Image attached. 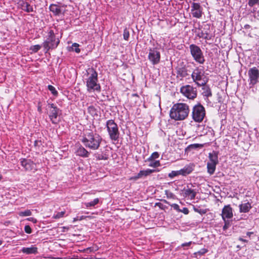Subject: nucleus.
Masks as SVG:
<instances>
[{
    "instance_id": "1",
    "label": "nucleus",
    "mask_w": 259,
    "mask_h": 259,
    "mask_svg": "<svg viewBox=\"0 0 259 259\" xmlns=\"http://www.w3.org/2000/svg\"><path fill=\"white\" fill-rule=\"evenodd\" d=\"M102 141V137L91 131L86 132L81 140L85 147L93 150L99 149Z\"/></svg>"
},
{
    "instance_id": "2",
    "label": "nucleus",
    "mask_w": 259,
    "mask_h": 259,
    "mask_svg": "<svg viewBox=\"0 0 259 259\" xmlns=\"http://www.w3.org/2000/svg\"><path fill=\"white\" fill-rule=\"evenodd\" d=\"M190 110L189 106L185 103H177L173 105L169 112L171 119L182 120L187 117Z\"/></svg>"
},
{
    "instance_id": "3",
    "label": "nucleus",
    "mask_w": 259,
    "mask_h": 259,
    "mask_svg": "<svg viewBox=\"0 0 259 259\" xmlns=\"http://www.w3.org/2000/svg\"><path fill=\"white\" fill-rule=\"evenodd\" d=\"M88 78L86 79V86L88 92L101 91V86L98 83V73L93 68H89L87 71Z\"/></svg>"
},
{
    "instance_id": "4",
    "label": "nucleus",
    "mask_w": 259,
    "mask_h": 259,
    "mask_svg": "<svg viewBox=\"0 0 259 259\" xmlns=\"http://www.w3.org/2000/svg\"><path fill=\"white\" fill-rule=\"evenodd\" d=\"M60 43V40L57 38L54 31L50 30L48 32L46 39L42 43V46L44 47L46 53L50 50L55 49Z\"/></svg>"
},
{
    "instance_id": "5",
    "label": "nucleus",
    "mask_w": 259,
    "mask_h": 259,
    "mask_svg": "<svg viewBox=\"0 0 259 259\" xmlns=\"http://www.w3.org/2000/svg\"><path fill=\"white\" fill-rule=\"evenodd\" d=\"M106 126L110 139L114 141H118L120 133L118 125L112 119L107 120L106 121Z\"/></svg>"
},
{
    "instance_id": "6",
    "label": "nucleus",
    "mask_w": 259,
    "mask_h": 259,
    "mask_svg": "<svg viewBox=\"0 0 259 259\" xmlns=\"http://www.w3.org/2000/svg\"><path fill=\"white\" fill-rule=\"evenodd\" d=\"M205 116V108L200 103H198L193 106L192 117L195 122L199 123L202 122Z\"/></svg>"
},
{
    "instance_id": "7",
    "label": "nucleus",
    "mask_w": 259,
    "mask_h": 259,
    "mask_svg": "<svg viewBox=\"0 0 259 259\" xmlns=\"http://www.w3.org/2000/svg\"><path fill=\"white\" fill-rule=\"evenodd\" d=\"M189 49L191 55L194 60L199 64H203L205 59L200 47L196 45L191 44L189 46Z\"/></svg>"
},
{
    "instance_id": "8",
    "label": "nucleus",
    "mask_w": 259,
    "mask_h": 259,
    "mask_svg": "<svg viewBox=\"0 0 259 259\" xmlns=\"http://www.w3.org/2000/svg\"><path fill=\"white\" fill-rule=\"evenodd\" d=\"M191 77L194 82L198 86L204 85L206 84L207 80L204 79V72L203 69L196 67L191 74Z\"/></svg>"
},
{
    "instance_id": "9",
    "label": "nucleus",
    "mask_w": 259,
    "mask_h": 259,
    "mask_svg": "<svg viewBox=\"0 0 259 259\" xmlns=\"http://www.w3.org/2000/svg\"><path fill=\"white\" fill-rule=\"evenodd\" d=\"M148 59L153 65L158 64L160 61L161 55L157 48H149Z\"/></svg>"
},
{
    "instance_id": "10",
    "label": "nucleus",
    "mask_w": 259,
    "mask_h": 259,
    "mask_svg": "<svg viewBox=\"0 0 259 259\" xmlns=\"http://www.w3.org/2000/svg\"><path fill=\"white\" fill-rule=\"evenodd\" d=\"M181 93L189 99H194L197 96V90L190 85H186L181 88Z\"/></svg>"
},
{
    "instance_id": "11",
    "label": "nucleus",
    "mask_w": 259,
    "mask_h": 259,
    "mask_svg": "<svg viewBox=\"0 0 259 259\" xmlns=\"http://www.w3.org/2000/svg\"><path fill=\"white\" fill-rule=\"evenodd\" d=\"M249 85L253 87L259 81V70L255 67L250 68L248 71Z\"/></svg>"
},
{
    "instance_id": "12",
    "label": "nucleus",
    "mask_w": 259,
    "mask_h": 259,
    "mask_svg": "<svg viewBox=\"0 0 259 259\" xmlns=\"http://www.w3.org/2000/svg\"><path fill=\"white\" fill-rule=\"evenodd\" d=\"M48 109H50L49 117L53 123H57V117L61 112L60 110L53 103L48 104Z\"/></svg>"
},
{
    "instance_id": "13",
    "label": "nucleus",
    "mask_w": 259,
    "mask_h": 259,
    "mask_svg": "<svg viewBox=\"0 0 259 259\" xmlns=\"http://www.w3.org/2000/svg\"><path fill=\"white\" fill-rule=\"evenodd\" d=\"M191 8V13L193 17L200 18L202 17V8L199 3H193Z\"/></svg>"
},
{
    "instance_id": "14",
    "label": "nucleus",
    "mask_w": 259,
    "mask_h": 259,
    "mask_svg": "<svg viewBox=\"0 0 259 259\" xmlns=\"http://www.w3.org/2000/svg\"><path fill=\"white\" fill-rule=\"evenodd\" d=\"M222 217L223 220L231 219L233 217L232 208L230 205H225L222 211Z\"/></svg>"
},
{
    "instance_id": "15",
    "label": "nucleus",
    "mask_w": 259,
    "mask_h": 259,
    "mask_svg": "<svg viewBox=\"0 0 259 259\" xmlns=\"http://www.w3.org/2000/svg\"><path fill=\"white\" fill-rule=\"evenodd\" d=\"M194 168V165L193 164L187 165L184 166L183 168L178 170L179 172H180V175H182L183 176H186L190 173H191Z\"/></svg>"
},
{
    "instance_id": "16",
    "label": "nucleus",
    "mask_w": 259,
    "mask_h": 259,
    "mask_svg": "<svg viewBox=\"0 0 259 259\" xmlns=\"http://www.w3.org/2000/svg\"><path fill=\"white\" fill-rule=\"evenodd\" d=\"M20 163L21 166L26 170H31L33 167V162L30 159H21Z\"/></svg>"
},
{
    "instance_id": "17",
    "label": "nucleus",
    "mask_w": 259,
    "mask_h": 259,
    "mask_svg": "<svg viewBox=\"0 0 259 259\" xmlns=\"http://www.w3.org/2000/svg\"><path fill=\"white\" fill-rule=\"evenodd\" d=\"M176 72L178 77L184 78L189 75L188 69L186 66L178 67L176 68Z\"/></svg>"
},
{
    "instance_id": "18",
    "label": "nucleus",
    "mask_w": 259,
    "mask_h": 259,
    "mask_svg": "<svg viewBox=\"0 0 259 259\" xmlns=\"http://www.w3.org/2000/svg\"><path fill=\"white\" fill-rule=\"evenodd\" d=\"M49 9L55 16H59L62 13L61 7L56 4L50 5Z\"/></svg>"
},
{
    "instance_id": "19",
    "label": "nucleus",
    "mask_w": 259,
    "mask_h": 259,
    "mask_svg": "<svg viewBox=\"0 0 259 259\" xmlns=\"http://www.w3.org/2000/svg\"><path fill=\"white\" fill-rule=\"evenodd\" d=\"M156 171L155 169H147L146 170H140L139 172L134 177L135 180H137L143 176L146 177Z\"/></svg>"
},
{
    "instance_id": "20",
    "label": "nucleus",
    "mask_w": 259,
    "mask_h": 259,
    "mask_svg": "<svg viewBox=\"0 0 259 259\" xmlns=\"http://www.w3.org/2000/svg\"><path fill=\"white\" fill-rule=\"evenodd\" d=\"M76 154L82 157H88L90 153L82 146H80L76 150Z\"/></svg>"
},
{
    "instance_id": "21",
    "label": "nucleus",
    "mask_w": 259,
    "mask_h": 259,
    "mask_svg": "<svg viewBox=\"0 0 259 259\" xmlns=\"http://www.w3.org/2000/svg\"><path fill=\"white\" fill-rule=\"evenodd\" d=\"M21 251L27 254H36L37 253V248L33 246L31 247H23L21 249Z\"/></svg>"
},
{
    "instance_id": "22",
    "label": "nucleus",
    "mask_w": 259,
    "mask_h": 259,
    "mask_svg": "<svg viewBox=\"0 0 259 259\" xmlns=\"http://www.w3.org/2000/svg\"><path fill=\"white\" fill-rule=\"evenodd\" d=\"M183 191L186 196L190 197L191 199H194L196 195V192L193 190L189 188L187 186V188H184Z\"/></svg>"
},
{
    "instance_id": "23",
    "label": "nucleus",
    "mask_w": 259,
    "mask_h": 259,
    "mask_svg": "<svg viewBox=\"0 0 259 259\" xmlns=\"http://www.w3.org/2000/svg\"><path fill=\"white\" fill-rule=\"evenodd\" d=\"M209 162L218 164L219 163L218 155L216 152L213 151L212 153H209L208 155Z\"/></svg>"
},
{
    "instance_id": "24",
    "label": "nucleus",
    "mask_w": 259,
    "mask_h": 259,
    "mask_svg": "<svg viewBox=\"0 0 259 259\" xmlns=\"http://www.w3.org/2000/svg\"><path fill=\"white\" fill-rule=\"evenodd\" d=\"M239 210L240 212H247L251 208V204L249 202L242 203L239 205Z\"/></svg>"
},
{
    "instance_id": "25",
    "label": "nucleus",
    "mask_w": 259,
    "mask_h": 259,
    "mask_svg": "<svg viewBox=\"0 0 259 259\" xmlns=\"http://www.w3.org/2000/svg\"><path fill=\"white\" fill-rule=\"evenodd\" d=\"M202 86L203 88H202V90L203 92L202 94L203 96L206 97H211L212 96V93L210 88L205 84Z\"/></svg>"
},
{
    "instance_id": "26",
    "label": "nucleus",
    "mask_w": 259,
    "mask_h": 259,
    "mask_svg": "<svg viewBox=\"0 0 259 259\" xmlns=\"http://www.w3.org/2000/svg\"><path fill=\"white\" fill-rule=\"evenodd\" d=\"M22 9L28 13L33 12V9L32 6H31L27 2H23L22 5Z\"/></svg>"
},
{
    "instance_id": "27",
    "label": "nucleus",
    "mask_w": 259,
    "mask_h": 259,
    "mask_svg": "<svg viewBox=\"0 0 259 259\" xmlns=\"http://www.w3.org/2000/svg\"><path fill=\"white\" fill-rule=\"evenodd\" d=\"M217 164H215L214 163H210L208 162L207 163V172L209 175H211L214 174L215 168H216V165Z\"/></svg>"
},
{
    "instance_id": "28",
    "label": "nucleus",
    "mask_w": 259,
    "mask_h": 259,
    "mask_svg": "<svg viewBox=\"0 0 259 259\" xmlns=\"http://www.w3.org/2000/svg\"><path fill=\"white\" fill-rule=\"evenodd\" d=\"M99 202V198H95L93 201L89 202H85L84 205L86 208L90 207H94L96 205L98 204Z\"/></svg>"
},
{
    "instance_id": "29",
    "label": "nucleus",
    "mask_w": 259,
    "mask_h": 259,
    "mask_svg": "<svg viewBox=\"0 0 259 259\" xmlns=\"http://www.w3.org/2000/svg\"><path fill=\"white\" fill-rule=\"evenodd\" d=\"M95 157L97 160H107L108 156L106 154L96 153L95 154Z\"/></svg>"
},
{
    "instance_id": "30",
    "label": "nucleus",
    "mask_w": 259,
    "mask_h": 259,
    "mask_svg": "<svg viewBox=\"0 0 259 259\" xmlns=\"http://www.w3.org/2000/svg\"><path fill=\"white\" fill-rule=\"evenodd\" d=\"M32 214L31 211L30 210L27 209L24 211H20L18 214L20 217H26L30 216Z\"/></svg>"
},
{
    "instance_id": "31",
    "label": "nucleus",
    "mask_w": 259,
    "mask_h": 259,
    "mask_svg": "<svg viewBox=\"0 0 259 259\" xmlns=\"http://www.w3.org/2000/svg\"><path fill=\"white\" fill-rule=\"evenodd\" d=\"M48 90L51 92V93L55 96H57L58 93L56 90L55 88L52 85H49L48 87Z\"/></svg>"
},
{
    "instance_id": "32",
    "label": "nucleus",
    "mask_w": 259,
    "mask_h": 259,
    "mask_svg": "<svg viewBox=\"0 0 259 259\" xmlns=\"http://www.w3.org/2000/svg\"><path fill=\"white\" fill-rule=\"evenodd\" d=\"M88 112L91 115L94 116L96 115V109L93 106H90L88 108Z\"/></svg>"
},
{
    "instance_id": "33",
    "label": "nucleus",
    "mask_w": 259,
    "mask_h": 259,
    "mask_svg": "<svg viewBox=\"0 0 259 259\" xmlns=\"http://www.w3.org/2000/svg\"><path fill=\"white\" fill-rule=\"evenodd\" d=\"M159 154L157 152H153L151 155L148 158V161H152L155 159H157L159 157Z\"/></svg>"
},
{
    "instance_id": "34",
    "label": "nucleus",
    "mask_w": 259,
    "mask_h": 259,
    "mask_svg": "<svg viewBox=\"0 0 259 259\" xmlns=\"http://www.w3.org/2000/svg\"><path fill=\"white\" fill-rule=\"evenodd\" d=\"M65 213V211L58 212L57 213L54 214L53 216V218L55 219H58L63 217Z\"/></svg>"
},
{
    "instance_id": "35",
    "label": "nucleus",
    "mask_w": 259,
    "mask_h": 259,
    "mask_svg": "<svg viewBox=\"0 0 259 259\" xmlns=\"http://www.w3.org/2000/svg\"><path fill=\"white\" fill-rule=\"evenodd\" d=\"M203 147V145L200 144H193L190 145L187 148L191 149H196L197 148H202Z\"/></svg>"
},
{
    "instance_id": "36",
    "label": "nucleus",
    "mask_w": 259,
    "mask_h": 259,
    "mask_svg": "<svg viewBox=\"0 0 259 259\" xmlns=\"http://www.w3.org/2000/svg\"><path fill=\"white\" fill-rule=\"evenodd\" d=\"M41 48V46L39 45H36L32 46L30 47V50L34 53L38 52Z\"/></svg>"
},
{
    "instance_id": "37",
    "label": "nucleus",
    "mask_w": 259,
    "mask_h": 259,
    "mask_svg": "<svg viewBox=\"0 0 259 259\" xmlns=\"http://www.w3.org/2000/svg\"><path fill=\"white\" fill-rule=\"evenodd\" d=\"M79 44L77 43H74L72 45L71 48L72 50L75 51L77 53H79L80 52V50L79 49Z\"/></svg>"
},
{
    "instance_id": "38",
    "label": "nucleus",
    "mask_w": 259,
    "mask_h": 259,
    "mask_svg": "<svg viewBox=\"0 0 259 259\" xmlns=\"http://www.w3.org/2000/svg\"><path fill=\"white\" fill-rule=\"evenodd\" d=\"M180 175V172H179L178 170H172L170 173L168 174V176L169 178L172 179L175 177L178 176Z\"/></svg>"
},
{
    "instance_id": "39",
    "label": "nucleus",
    "mask_w": 259,
    "mask_h": 259,
    "mask_svg": "<svg viewBox=\"0 0 259 259\" xmlns=\"http://www.w3.org/2000/svg\"><path fill=\"white\" fill-rule=\"evenodd\" d=\"M123 38L125 40H128L130 37V32L127 28H125L123 30Z\"/></svg>"
},
{
    "instance_id": "40",
    "label": "nucleus",
    "mask_w": 259,
    "mask_h": 259,
    "mask_svg": "<svg viewBox=\"0 0 259 259\" xmlns=\"http://www.w3.org/2000/svg\"><path fill=\"white\" fill-rule=\"evenodd\" d=\"M160 165V162L159 160H156L155 161H153L151 162L149 166L151 167H153L154 168L158 167Z\"/></svg>"
},
{
    "instance_id": "41",
    "label": "nucleus",
    "mask_w": 259,
    "mask_h": 259,
    "mask_svg": "<svg viewBox=\"0 0 259 259\" xmlns=\"http://www.w3.org/2000/svg\"><path fill=\"white\" fill-rule=\"evenodd\" d=\"M165 202L168 204L171 207H172L175 210H177V211L179 212L180 211L179 205L176 203H173L171 204H169L166 201H165Z\"/></svg>"
},
{
    "instance_id": "42",
    "label": "nucleus",
    "mask_w": 259,
    "mask_h": 259,
    "mask_svg": "<svg viewBox=\"0 0 259 259\" xmlns=\"http://www.w3.org/2000/svg\"><path fill=\"white\" fill-rule=\"evenodd\" d=\"M259 0H249L248 4L250 7H253L255 4H258Z\"/></svg>"
},
{
    "instance_id": "43",
    "label": "nucleus",
    "mask_w": 259,
    "mask_h": 259,
    "mask_svg": "<svg viewBox=\"0 0 259 259\" xmlns=\"http://www.w3.org/2000/svg\"><path fill=\"white\" fill-rule=\"evenodd\" d=\"M208 252V249L205 248H202L200 250H199L196 253L200 255H202L204 254L205 253Z\"/></svg>"
},
{
    "instance_id": "44",
    "label": "nucleus",
    "mask_w": 259,
    "mask_h": 259,
    "mask_svg": "<svg viewBox=\"0 0 259 259\" xmlns=\"http://www.w3.org/2000/svg\"><path fill=\"white\" fill-rule=\"evenodd\" d=\"M225 222V225L223 226V230H227L231 225L230 222L229 221H227L226 219L224 220Z\"/></svg>"
},
{
    "instance_id": "45",
    "label": "nucleus",
    "mask_w": 259,
    "mask_h": 259,
    "mask_svg": "<svg viewBox=\"0 0 259 259\" xmlns=\"http://www.w3.org/2000/svg\"><path fill=\"white\" fill-rule=\"evenodd\" d=\"M165 194L166 195L167 198H174L175 195L171 192H169L167 190H165Z\"/></svg>"
},
{
    "instance_id": "46",
    "label": "nucleus",
    "mask_w": 259,
    "mask_h": 259,
    "mask_svg": "<svg viewBox=\"0 0 259 259\" xmlns=\"http://www.w3.org/2000/svg\"><path fill=\"white\" fill-rule=\"evenodd\" d=\"M205 35H209L208 32L207 31L204 32L203 31H202L201 32L199 33V34H198V36L200 38H202L204 37Z\"/></svg>"
},
{
    "instance_id": "47",
    "label": "nucleus",
    "mask_w": 259,
    "mask_h": 259,
    "mask_svg": "<svg viewBox=\"0 0 259 259\" xmlns=\"http://www.w3.org/2000/svg\"><path fill=\"white\" fill-rule=\"evenodd\" d=\"M24 231L27 234H30L31 233V229L28 225H26L24 227Z\"/></svg>"
},
{
    "instance_id": "48",
    "label": "nucleus",
    "mask_w": 259,
    "mask_h": 259,
    "mask_svg": "<svg viewBox=\"0 0 259 259\" xmlns=\"http://www.w3.org/2000/svg\"><path fill=\"white\" fill-rule=\"evenodd\" d=\"M93 251H94V248L92 247L87 248L84 249L83 250V252L88 253H91V252H92Z\"/></svg>"
},
{
    "instance_id": "49",
    "label": "nucleus",
    "mask_w": 259,
    "mask_h": 259,
    "mask_svg": "<svg viewBox=\"0 0 259 259\" xmlns=\"http://www.w3.org/2000/svg\"><path fill=\"white\" fill-rule=\"evenodd\" d=\"M179 212H181L185 214H187L189 213V211L187 207H184L182 209H180V211H179Z\"/></svg>"
},
{
    "instance_id": "50",
    "label": "nucleus",
    "mask_w": 259,
    "mask_h": 259,
    "mask_svg": "<svg viewBox=\"0 0 259 259\" xmlns=\"http://www.w3.org/2000/svg\"><path fill=\"white\" fill-rule=\"evenodd\" d=\"M194 211L195 212H198V213H199L200 214H202V213H205V211L204 210H202V209H199L198 208H194Z\"/></svg>"
},
{
    "instance_id": "51",
    "label": "nucleus",
    "mask_w": 259,
    "mask_h": 259,
    "mask_svg": "<svg viewBox=\"0 0 259 259\" xmlns=\"http://www.w3.org/2000/svg\"><path fill=\"white\" fill-rule=\"evenodd\" d=\"M35 146L39 147L41 145V141L40 140H35L34 143Z\"/></svg>"
},
{
    "instance_id": "52",
    "label": "nucleus",
    "mask_w": 259,
    "mask_h": 259,
    "mask_svg": "<svg viewBox=\"0 0 259 259\" xmlns=\"http://www.w3.org/2000/svg\"><path fill=\"white\" fill-rule=\"evenodd\" d=\"M192 243V241H190L189 242H186V243H183L182 244V247H185V246H190V245Z\"/></svg>"
},
{
    "instance_id": "53",
    "label": "nucleus",
    "mask_w": 259,
    "mask_h": 259,
    "mask_svg": "<svg viewBox=\"0 0 259 259\" xmlns=\"http://www.w3.org/2000/svg\"><path fill=\"white\" fill-rule=\"evenodd\" d=\"M29 221H31L33 223H36L37 222V220L34 218H29L27 219Z\"/></svg>"
},
{
    "instance_id": "54",
    "label": "nucleus",
    "mask_w": 259,
    "mask_h": 259,
    "mask_svg": "<svg viewBox=\"0 0 259 259\" xmlns=\"http://www.w3.org/2000/svg\"><path fill=\"white\" fill-rule=\"evenodd\" d=\"M91 218V217H90V216H83V215H82L81 217H80L79 218L77 219V220H82L83 219H84L85 218Z\"/></svg>"
},
{
    "instance_id": "55",
    "label": "nucleus",
    "mask_w": 259,
    "mask_h": 259,
    "mask_svg": "<svg viewBox=\"0 0 259 259\" xmlns=\"http://www.w3.org/2000/svg\"><path fill=\"white\" fill-rule=\"evenodd\" d=\"M37 110L39 112H41V107L40 105V103H38V107H37Z\"/></svg>"
},
{
    "instance_id": "56",
    "label": "nucleus",
    "mask_w": 259,
    "mask_h": 259,
    "mask_svg": "<svg viewBox=\"0 0 259 259\" xmlns=\"http://www.w3.org/2000/svg\"><path fill=\"white\" fill-rule=\"evenodd\" d=\"M239 240L240 241H241L244 242H246L247 241L246 240L244 239H243V238H239Z\"/></svg>"
},
{
    "instance_id": "57",
    "label": "nucleus",
    "mask_w": 259,
    "mask_h": 259,
    "mask_svg": "<svg viewBox=\"0 0 259 259\" xmlns=\"http://www.w3.org/2000/svg\"><path fill=\"white\" fill-rule=\"evenodd\" d=\"M208 35H205L204 37H203V38L205 39H208Z\"/></svg>"
},
{
    "instance_id": "58",
    "label": "nucleus",
    "mask_w": 259,
    "mask_h": 259,
    "mask_svg": "<svg viewBox=\"0 0 259 259\" xmlns=\"http://www.w3.org/2000/svg\"><path fill=\"white\" fill-rule=\"evenodd\" d=\"M249 27H250V26H249V25H246L245 26V27L246 28H249Z\"/></svg>"
},
{
    "instance_id": "59",
    "label": "nucleus",
    "mask_w": 259,
    "mask_h": 259,
    "mask_svg": "<svg viewBox=\"0 0 259 259\" xmlns=\"http://www.w3.org/2000/svg\"><path fill=\"white\" fill-rule=\"evenodd\" d=\"M2 179V176L1 175H0V180H1Z\"/></svg>"
},
{
    "instance_id": "60",
    "label": "nucleus",
    "mask_w": 259,
    "mask_h": 259,
    "mask_svg": "<svg viewBox=\"0 0 259 259\" xmlns=\"http://www.w3.org/2000/svg\"><path fill=\"white\" fill-rule=\"evenodd\" d=\"M2 241L0 240V245L2 244Z\"/></svg>"
},
{
    "instance_id": "61",
    "label": "nucleus",
    "mask_w": 259,
    "mask_h": 259,
    "mask_svg": "<svg viewBox=\"0 0 259 259\" xmlns=\"http://www.w3.org/2000/svg\"><path fill=\"white\" fill-rule=\"evenodd\" d=\"M85 213L89 214V212H85Z\"/></svg>"
},
{
    "instance_id": "62",
    "label": "nucleus",
    "mask_w": 259,
    "mask_h": 259,
    "mask_svg": "<svg viewBox=\"0 0 259 259\" xmlns=\"http://www.w3.org/2000/svg\"><path fill=\"white\" fill-rule=\"evenodd\" d=\"M92 214H97V213L93 212Z\"/></svg>"
}]
</instances>
